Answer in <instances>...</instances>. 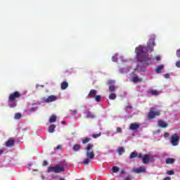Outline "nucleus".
Segmentation results:
<instances>
[{"label":"nucleus","mask_w":180,"mask_h":180,"mask_svg":"<svg viewBox=\"0 0 180 180\" xmlns=\"http://www.w3.org/2000/svg\"><path fill=\"white\" fill-rule=\"evenodd\" d=\"M154 46H155V39L152 37L148 41V46L140 45L136 48L135 53L136 54V58L143 67H147L150 64H153V60L150 59L148 53L154 51Z\"/></svg>","instance_id":"obj_1"},{"label":"nucleus","mask_w":180,"mask_h":180,"mask_svg":"<svg viewBox=\"0 0 180 180\" xmlns=\"http://www.w3.org/2000/svg\"><path fill=\"white\" fill-rule=\"evenodd\" d=\"M86 155L88 158H85L83 161L84 165H88L91 162V160L95 158V153H94V145L89 143L86 148Z\"/></svg>","instance_id":"obj_2"},{"label":"nucleus","mask_w":180,"mask_h":180,"mask_svg":"<svg viewBox=\"0 0 180 180\" xmlns=\"http://www.w3.org/2000/svg\"><path fill=\"white\" fill-rule=\"evenodd\" d=\"M65 169L64 167L60 166V165H56L55 167H48V172H55V174H60V172H64Z\"/></svg>","instance_id":"obj_3"},{"label":"nucleus","mask_w":180,"mask_h":180,"mask_svg":"<svg viewBox=\"0 0 180 180\" xmlns=\"http://www.w3.org/2000/svg\"><path fill=\"white\" fill-rule=\"evenodd\" d=\"M160 115L161 112L160 110H157L155 108H151L148 112V119H155V117H157V116Z\"/></svg>","instance_id":"obj_4"},{"label":"nucleus","mask_w":180,"mask_h":180,"mask_svg":"<svg viewBox=\"0 0 180 180\" xmlns=\"http://www.w3.org/2000/svg\"><path fill=\"white\" fill-rule=\"evenodd\" d=\"M179 139H180V136L178 134H172L171 137L169 138L172 146H173L174 147H176V146H179Z\"/></svg>","instance_id":"obj_5"},{"label":"nucleus","mask_w":180,"mask_h":180,"mask_svg":"<svg viewBox=\"0 0 180 180\" xmlns=\"http://www.w3.org/2000/svg\"><path fill=\"white\" fill-rule=\"evenodd\" d=\"M57 99V96L51 95L48 97H43L41 98V102L42 103H50L51 102H56Z\"/></svg>","instance_id":"obj_6"},{"label":"nucleus","mask_w":180,"mask_h":180,"mask_svg":"<svg viewBox=\"0 0 180 180\" xmlns=\"http://www.w3.org/2000/svg\"><path fill=\"white\" fill-rule=\"evenodd\" d=\"M20 96H22V95L20 94V93H19V91H15L10 94L8 101H10V102H13L15 99L20 98Z\"/></svg>","instance_id":"obj_7"},{"label":"nucleus","mask_w":180,"mask_h":180,"mask_svg":"<svg viewBox=\"0 0 180 180\" xmlns=\"http://www.w3.org/2000/svg\"><path fill=\"white\" fill-rule=\"evenodd\" d=\"M142 162L145 165H147V164H148V162H150V156L148 154L144 155L143 156Z\"/></svg>","instance_id":"obj_8"},{"label":"nucleus","mask_w":180,"mask_h":180,"mask_svg":"<svg viewBox=\"0 0 180 180\" xmlns=\"http://www.w3.org/2000/svg\"><path fill=\"white\" fill-rule=\"evenodd\" d=\"M134 172L136 174H141V172H146V169L143 167H139L138 168H136L133 170Z\"/></svg>","instance_id":"obj_9"},{"label":"nucleus","mask_w":180,"mask_h":180,"mask_svg":"<svg viewBox=\"0 0 180 180\" xmlns=\"http://www.w3.org/2000/svg\"><path fill=\"white\" fill-rule=\"evenodd\" d=\"M95 96H96V90L91 89L87 95V98H95Z\"/></svg>","instance_id":"obj_10"},{"label":"nucleus","mask_w":180,"mask_h":180,"mask_svg":"<svg viewBox=\"0 0 180 180\" xmlns=\"http://www.w3.org/2000/svg\"><path fill=\"white\" fill-rule=\"evenodd\" d=\"M158 123L160 127H162L163 129H165V127H168V124L162 120H158Z\"/></svg>","instance_id":"obj_11"},{"label":"nucleus","mask_w":180,"mask_h":180,"mask_svg":"<svg viewBox=\"0 0 180 180\" xmlns=\"http://www.w3.org/2000/svg\"><path fill=\"white\" fill-rule=\"evenodd\" d=\"M140 127V124L137 123H132L130 124L129 130H137Z\"/></svg>","instance_id":"obj_12"},{"label":"nucleus","mask_w":180,"mask_h":180,"mask_svg":"<svg viewBox=\"0 0 180 180\" xmlns=\"http://www.w3.org/2000/svg\"><path fill=\"white\" fill-rule=\"evenodd\" d=\"M15 144L14 139H8V141L6 142V147H12Z\"/></svg>","instance_id":"obj_13"},{"label":"nucleus","mask_w":180,"mask_h":180,"mask_svg":"<svg viewBox=\"0 0 180 180\" xmlns=\"http://www.w3.org/2000/svg\"><path fill=\"white\" fill-rule=\"evenodd\" d=\"M61 89H67L68 88V82H63L60 84Z\"/></svg>","instance_id":"obj_14"},{"label":"nucleus","mask_w":180,"mask_h":180,"mask_svg":"<svg viewBox=\"0 0 180 180\" xmlns=\"http://www.w3.org/2000/svg\"><path fill=\"white\" fill-rule=\"evenodd\" d=\"M117 153L119 155H122L124 153H125L124 148L120 147L118 150H117Z\"/></svg>","instance_id":"obj_15"},{"label":"nucleus","mask_w":180,"mask_h":180,"mask_svg":"<svg viewBox=\"0 0 180 180\" xmlns=\"http://www.w3.org/2000/svg\"><path fill=\"white\" fill-rule=\"evenodd\" d=\"M162 70H164V65H160L157 67L155 71H156L157 74H160V73H161V71H162Z\"/></svg>","instance_id":"obj_16"},{"label":"nucleus","mask_w":180,"mask_h":180,"mask_svg":"<svg viewBox=\"0 0 180 180\" xmlns=\"http://www.w3.org/2000/svg\"><path fill=\"white\" fill-rule=\"evenodd\" d=\"M55 129H56V125H54V124H51V125L49 126V129H48L49 133H54Z\"/></svg>","instance_id":"obj_17"},{"label":"nucleus","mask_w":180,"mask_h":180,"mask_svg":"<svg viewBox=\"0 0 180 180\" xmlns=\"http://www.w3.org/2000/svg\"><path fill=\"white\" fill-rule=\"evenodd\" d=\"M56 122H57V117L55 115H51V117L49 118V122L54 123Z\"/></svg>","instance_id":"obj_18"},{"label":"nucleus","mask_w":180,"mask_h":180,"mask_svg":"<svg viewBox=\"0 0 180 180\" xmlns=\"http://www.w3.org/2000/svg\"><path fill=\"white\" fill-rule=\"evenodd\" d=\"M175 159L174 158H167L166 159V164H174Z\"/></svg>","instance_id":"obj_19"},{"label":"nucleus","mask_w":180,"mask_h":180,"mask_svg":"<svg viewBox=\"0 0 180 180\" xmlns=\"http://www.w3.org/2000/svg\"><path fill=\"white\" fill-rule=\"evenodd\" d=\"M86 117H87V119H95L96 116H95V115H94V113L89 112L86 114Z\"/></svg>","instance_id":"obj_20"},{"label":"nucleus","mask_w":180,"mask_h":180,"mask_svg":"<svg viewBox=\"0 0 180 180\" xmlns=\"http://www.w3.org/2000/svg\"><path fill=\"white\" fill-rule=\"evenodd\" d=\"M81 149V145L77 144L73 146L74 151H79Z\"/></svg>","instance_id":"obj_21"},{"label":"nucleus","mask_w":180,"mask_h":180,"mask_svg":"<svg viewBox=\"0 0 180 180\" xmlns=\"http://www.w3.org/2000/svg\"><path fill=\"white\" fill-rule=\"evenodd\" d=\"M108 89L110 92H115V90L116 89V86L115 85L109 86Z\"/></svg>","instance_id":"obj_22"},{"label":"nucleus","mask_w":180,"mask_h":180,"mask_svg":"<svg viewBox=\"0 0 180 180\" xmlns=\"http://www.w3.org/2000/svg\"><path fill=\"white\" fill-rule=\"evenodd\" d=\"M115 98H117V96L115 93H111L109 95V99H111V101H113Z\"/></svg>","instance_id":"obj_23"},{"label":"nucleus","mask_w":180,"mask_h":180,"mask_svg":"<svg viewBox=\"0 0 180 180\" xmlns=\"http://www.w3.org/2000/svg\"><path fill=\"white\" fill-rule=\"evenodd\" d=\"M89 141H91V138H84L82 139L83 144H86V143H89Z\"/></svg>","instance_id":"obj_24"},{"label":"nucleus","mask_w":180,"mask_h":180,"mask_svg":"<svg viewBox=\"0 0 180 180\" xmlns=\"http://www.w3.org/2000/svg\"><path fill=\"white\" fill-rule=\"evenodd\" d=\"M119 167H117V166H114L112 168V172H114V174H116L117 172H119Z\"/></svg>","instance_id":"obj_25"},{"label":"nucleus","mask_w":180,"mask_h":180,"mask_svg":"<svg viewBox=\"0 0 180 180\" xmlns=\"http://www.w3.org/2000/svg\"><path fill=\"white\" fill-rule=\"evenodd\" d=\"M22 117V114L17 112L15 114V119L19 120Z\"/></svg>","instance_id":"obj_26"},{"label":"nucleus","mask_w":180,"mask_h":180,"mask_svg":"<svg viewBox=\"0 0 180 180\" xmlns=\"http://www.w3.org/2000/svg\"><path fill=\"white\" fill-rule=\"evenodd\" d=\"M138 154L136 152H132L130 154L129 158L132 159V158H136V157H137Z\"/></svg>","instance_id":"obj_27"},{"label":"nucleus","mask_w":180,"mask_h":180,"mask_svg":"<svg viewBox=\"0 0 180 180\" xmlns=\"http://www.w3.org/2000/svg\"><path fill=\"white\" fill-rule=\"evenodd\" d=\"M94 98L96 102H99L102 99V96H101V95L96 96Z\"/></svg>","instance_id":"obj_28"},{"label":"nucleus","mask_w":180,"mask_h":180,"mask_svg":"<svg viewBox=\"0 0 180 180\" xmlns=\"http://www.w3.org/2000/svg\"><path fill=\"white\" fill-rule=\"evenodd\" d=\"M107 85H109V86L115 85V80H108L107 82Z\"/></svg>","instance_id":"obj_29"},{"label":"nucleus","mask_w":180,"mask_h":180,"mask_svg":"<svg viewBox=\"0 0 180 180\" xmlns=\"http://www.w3.org/2000/svg\"><path fill=\"white\" fill-rule=\"evenodd\" d=\"M140 81H141V79H140V78H139V77H134L133 78V82H135V83L139 82H140Z\"/></svg>","instance_id":"obj_30"},{"label":"nucleus","mask_w":180,"mask_h":180,"mask_svg":"<svg viewBox=\"0 0 180 180\" xmlns=\"http://www.w3.org/2000/svg\"><path fill=\"white\" fill-rule=\"evenodd\" d=\"M167 174L168 175H174L175 174V172H174V170H169L167 172Z\"/></svg>","instance_id":"obj_31"},{"label":"nucleus","mask_w":180,"mask_h":180,"mask_svg":"<svg viewBox=\"0 0 180 180\" xmlns=\"http://www.w3.org/2000/svg\"><path fill=\"white\" fill-rule=\"evenodd\" d=\"M101 134L98 133V134H93L92 136L94 137V139H98V137H101Z\"/></svg>","instance_id":"obj_32"},{"label":"nucleus","mask_w":180,"mask_h":180,"mask_svg":"<svg viewBox=\"0 0 180 180\" xmlns=\"http://www.w3.org/2000/svg\"><path fill=\"white\" fill-rule=\"evenodd\" d=\"M150 94H151V95H158V91H157L155 90H152V91H150Z\"/></svg>","instance_id":"obj_33"},{"label":"nucleus","mask_w":180,"mask_h":180,"mask_svg":"<svg viewBox=\"0 0 180 180\" xmlns=\"http://www.w3.org/2000/svg\"><path fill=\"white\" fill-rule=\"evenodd\" d=\"M10 108H15V106H16V103L15 102H13L10 104Z\"/></svg>","instance_id":"obj_34"},{"label":"nucleus","mask_w":180,"mask_h":180,"mask_svg":"<svg viewBox=\"0 0 180 180\" xmlns=\"http://www.w3.org/2000/svg\"><path fill=\"white\" fill-rule=\"evenodd\" d=\"M112 61H113L114 63H117V57H116V56H112Z\"/></svg>","instance_id":"obj_35"},{"label":"nucleus","mask_w":180,"mask_h":180,"mask_svg":"<svg viewBox=\"0 0 180 180\" xmlns=\"http://www.w3.org/2000/svg\"><path fill=\"white\" fill-rule=\"evenodd\" d=\"M116 131H117V133H122V128H120V127H117Z\"/></svg>","instance_id":"obj_36"},{"label":"nucleus","mask_w":180,"mask_h":180,"mask_svg":"<svg viewBox=\"0 0 180 180\" xmlns=\"http://www.w3.org/2000/svg\"><path fill=\"white\" fill-rule=\"evenodd\" d=\"M176 66L178 68H180V60H178V61L176 63Z\"/></svg>","instance_id":"obj_37"},{"label":"nucleus","mask_w":180,"mask_h":180,"mask_svg":"<svg viewBox=\"0 0 180 180\" xmlns=\"http://www.w3.org/2000/svg\"><path fill=\"white\" fill-rule=\"evenodd\" d=\"M47 165H49V162H48L46 160H44V163H43V166H44V167H46V166H47Z\"/></svg>","instance_id":"obj_38"},{"label":"nucleus","mask_w":180,"mask_h":180,"mask_svg":"<svg viewBox=\"0 0 180 180\" xmlns=\"http://www.w3.org/2000/svg\"><path fill=\"white\" fill-rule=\"evenodd\" d=\"M164 137H169V133L165 132V133L164 134Z\"/></svg>","instance_id":"obj_39"},{"label":"nucleus","mask_w":180,"mask_h":180,"mask_svg":"<svg viewBox=\"0 0 180 180\" xmlns=\"http://www.w3.org/2000/svg\"><path fill=\"white\" fill-rule=\"evenodd\" d=\"M61 148H63V146H61V145H58V146L56 147V150H61Z\"/></svg>","instance_id":"obj_40"},{"label":"nucleus","mask_w":180,"mask_h":180,"mask_svg":"<svg viewBox=\"0 0 180 180\" xmlns=\"http://www.w3.org/2000/svg\"><path fill=\"white\" fill-rule=\"evenodd\" d=\"M176 56H177V57L180 58V49L177 50Z\"/></svg>","instance_id":"obj_41"},{"label":"nucleus","mask_w":180,"mask_h":180,"mask_svg":"<svg viewBox=\"0 0 180 180\" xmlns=\"http://www.w3.org/2000/svg\"><path fill=\"white\" fill-rule=\"evenodd\" d=\"M155 59L156 60V61H160V60H161V58L160 56H156Z\"/></svg>","instance_id":"obj_42"},{"label":"nucleus","mask_w":180,"mask_h":180,"mask_svg":"<svg viewBox=\"0 0 180 180\" xmlns=\"http://www.w3.org/2000/svg\"><path fill=\"white\" fill-rule=\"evenodd\" d=\"M137 157H138V158H143V154L139 153Z\"/></svg>","instance_id":"obj_43"},{"label":"nucleus","mask_w":180,"mask_h":180,"mask_svg":"<svg viewBox=\"0 0 180 180\" xmlns=\"http://www.w3.org/2000/svg\"><path fill=\"white\" fill-rule=\"evenodd\" d=\"M165 78H167V79L169 78V74L166 73V74L165 75Z\"/></svg>","instance_id":"obj_44"},{"label":"nucleus","mask_w":180,"mask_h":180,"mask_svg":"<svg viewBox=\"0 0 180 180\" xmlns=\"http://www.w3.org/2000/svg\"><path fill=\"white\" fill-rule=\"evenodd\" d=\"M29 112H34V108H31L30 109L28 110Z\"/></svg>","instance_id":"obj_45"},{"label":"nucleus","mask_w":180,"mask_h":180,"mask_svg":"<svg viewBox=\"0 0 180 180\" xmlns=\"http://www.w3.org/2000/svg\"><path fill=\"white\" fill-rule=\"evenodd\" d=\"M163 180H171V177L169 176L165 177Z\"/></svg>","instance_id":"obj_46"},{"label":"nucleus","mask_w":180,"mask_h":180,"mask_svg":"<svg viewBox=\"0 0 180 180\" xmlns=\"http://www.w3.org/2000/svg\"><path fill=\"white\" fill-rule=\"evenodd\" d=\"M1 154H4V150H0V155H1Z\"/></svg>","instance_id":"obj_47"},{"label":"nucleus","mask_w":180,"mask_h":180,"mask_svg":"<svg viewBox=\"0 0 180 180\" xmlns=\"http://www.w3.org/2000/svg\"><path fill=\"white\" fill-rule=\"evenodd\" d=\"M125 180H130V176H127V177L125 178Z\"/></svg>","instance_id":"obj_48"},{"label":"nucleus","mask_w":180,"mask_h":180,"mask_svg":"<svg viewBox=\"0 0 180 180\" xmlns=\"http://www.w3.org/2000/svg\"><path fill=\"white\" fill-rule=\"evenodd\" d=\"M127 108H129V109H131V105L127 106Z\"/></svg>","instance_id":"obj_49"},{"label":"nucleus","mask_w":180,"mask_h":180,"mask_svg":"<svg viewBox=\"0 0 180 180\" xmlns=\"http://www.w3.org/2000/svg\"><path fill=\"white\" fill-rule=\"evenodd\" d=\"M120 172H121V174H124V171H123V170L121 171Z\"/></svg>","instance_id":"obj_50"},{"label":"nucleus","mask_w":180,"mask_h":180,"mask_svg":"<svg viewBox=\"0 0 180 180\" xmlns=\"http://www.w3.org/2000/svg\"><path fill=\"white\" fill-rule=\"evenodd\" d=\"M62 123H63V124H65V122H64V121H63Z\"/></svg>","instance_id":"obj_51"},{"label":"nucleus","mask_w":180,"mask_h":180,"mask_svg":"<svg viewBox=\"0 0 180 180\" xmlns=\"http://www.w3.org/2000/svg\"><path fill=\"white\" fill-rule=\"evenodd\" d=\"M59 180H65L64 179H63V178H60Z\"/></svg>","instance_id":"obj_52"},{"label":"nucleus","mask_w":180,"mask_h":180,"mask_svg":"<svg viewBox=\"0 0 180 180\" xmlns=\"http://www.w3.org/2000/svg\"><path fill=\"white\" fill-rule=\"evenodd\" d=\"M74 112H75V113H77V110H74Z\"/></svg>","instance_id":"obj_53"}]
</instances>
